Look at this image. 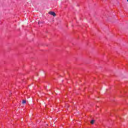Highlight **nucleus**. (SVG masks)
I'll list each match as a JSON object with an SVG mask.
<instances>
[{
    "mask_svg": "<svg viewBox=\"0 0 128 128\" xmlns=\"http://www.w3.org/2000/svg\"><path fill=\"white\" fill-rule=\"evenodd\" d=\"M127 1L128 2V0H127Z\"/></svg>",
    "mask_w": 128,
    "mask_h": 128,
    "instance_id": "nucleus-5",
    "label": "nucleus"
},
{
    "mask_svg": "<svg viewBox=\"0 0 128 128\" xmlns=\"http://www.w3.org/2000/svg\"><path fill=\"white\" fill-rule=\"evenodd\" d=\"M26 102L25 100H22V104H26Z\"/></svg>",
    "mask_w": 128,
    "mask_h": 128,
    "instance_id": "nucleus-3",
    "label": "nucleus"
},
{
    "mask_svg": "<svg viewBox=\"0 0 128 128\" xmlns=\"http://www.w3.org/2000/svg\"><path fill=\"white\" fill-rule=\"evenodd\" d=\"M49 14L52 16H56V13H54V12H49Z\"/></svg>",
    "mask_w": 128,
    "mask_h": 128,
    "instance_id": "nucleus-1",
    "label": "nucleus"
},
{
    "mask_svg": "<svg viewBox=\"0 0 128 128\" xmlns=\"http://www.w3.org/2000/svg\"><path fill=\"white\" fill-rule=\"evenodd\" d=\"M94 120H92L90 122V124H94Z\"/></svg>",
    "mask_w": 128,
    "mask_h": 128,
    "instance_id": "nucleus-2",
    "label": "nucleus"
},
{
    "mask_svg": "<svg viewBox=\"0 0 128 128\" xmlns=\"http://www.w3.org/2000/svg\"><path fill=\"white\" fill-rule=\"evenodd\" d=\"M38 24H40V22H38Z\"/></svg>",
    "mask_w": 128,
    "mask_h": 128,
    "instance_id": "nucleus-4",
    "label": "nucleus"
}]
</instances>
